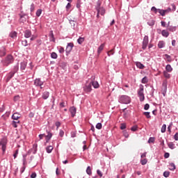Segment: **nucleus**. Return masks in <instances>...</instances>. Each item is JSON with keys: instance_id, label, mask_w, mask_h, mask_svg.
<instances>
[{"instance_id": "nucleus-64", "label": "nucleus", "mask_w": 178, "mask_h": 178, "mask_svg": "<svg viewBox=\"0 0 178 178\" xmlns=\"http://www.w3.org/2000/svg\"><path fill=\"white\" fill-rule=\"evenodd\" d=\"M175 141H178V133H176L174 136Z\"/></svg>"}, {"instance_id": "nucleus-53", "label": "nucleus", "mask_w": 178, "mask_h": 178, "mask_svg": "<svg viewBox=\"0 0 178 178\" xmlns=\"http://www.w3.org/2000/svg\"><path fill=\"white\" fill-rule=\"evenodd\" d=\"M58 52L60 54H63L65 52V49L63 47H59Z\"/></svg>"}, {"instance_id": "nucleus-43", "label": "nucleus", "mask_w": 178, "mask_h": 178, "mask_svg": "<svg viewBox=\"0 0 178 178\" xmlns=\"http://www.w3.org/2000/svg\"><path fill=\"white\" fill-rule=\"evenodd\" d=\"M161 133H165L166 131V124H163L161 129Z\"/></svg>"}, {"instance_id": "nucleus-16", "label": "nucleus", "mask_w": 178, "mask_h": 178, "mask_svg": "<svg viewBox=\"0 0 178 178\" xmlns=\"http://www.w3.org/2000/svg\"><path fill=\"white\" fill-rule=\"evenodd\" d=\"M42 98L44 99H48L49 98V92L45 91L42 93Z\"/></svg>"}, {"instance_id": "nucleus-56", "label": "nucleus", "mask_w": 178, "mask_h": 178, "mask_svg": "<svg viewBox=\"0 0 178 178\" xmlns=\"http://www.w3.org/2000/svg\"><path fill=\"white\" fill-rule=\"evenodd\" d=\"M50 37L51 38H52L51 41L55 42V38L54 37V33L52 32V31H51Z\"/></svg>"}, {"instance_id": "nucleus-14", "label": "nucleus", "mask_w": 178, "mask_h": 178, "mask_svg": "<svg viewBox=\"0 0 178 178\" xmlns=\"http://www.w3.org/2000/svg\"><path fill=\"white\" fill-rule=\"evenodd\" d=\"M31 31L30 30H26L24 31V37L25 38H30V37H31Z\"/></svg>"}, {"instance_id": "nucleus-48", "label": "nucleus", "mask_w": 178, "mask_h": 178, "mask_svg": "<svg viewBox=\"0 0 178 178\" xmlns=\"http://www.w3.org/2000/svg\"><path fill=\"white\" fill-rule=\"evenodd\" d=\"M101 1H99V0H98L97 1V5H96V10L97 9H99L100 8H101Z\"/></svg>"}, {"instance_id": "nucleus-27", "label": "nucleus", "mask_w": 178, "mask_h": 178, "mask_svg": "<svg viewBox=\"0 0 178 178\" xmlns=\"http://www.w3.org/2000/svg\"><path fill=\"white\" fill-rule=\"evenodd\" d=\"M168 147H170V149H175L176 147L175 146V143L173 142H170L168 143Z\"/></svg>"}, {"instance_id": "nucleus-20", "label": "nucleus", "mask_w": 178, "mask_h": 178, "mask_svg": "<svg viewBox=\"0 0 178 178\" xmlns=\"http://www.w3.org/2000/svg\"><path fill=\"white\" fill-rule=\"evenodd\" d=\"M70 111L72 114V118H74V116L76 115V108L74 107H71Z\"/></svg>"}, {"instance_id": "nucleus-40", "label": "nucleus", "mask_w": 178, "mask_h": 178, "mask_svg": "<svg viewBox=\"0 0 178 178\" xmlns=\"http://www.w3.org/2000/svg\"><path fill=\"white\" fill-rule=\"evenodd\" d=\"M164 56H165V58H166L168 62H172V57H170V55L165 54Z\"/></svg>"}, {"instance_id": "nucleus-31", "label": "nucleus", "mask_w": 178, "mask_h": 178, "mask_svg": "<svg viewBox=\"0 0 178 178\" xmlns=\"http://www.w3.org/2000/svg\"><path fill=\"white\" fill-rule=\"evenodd\" d=\"M152 12H154L156 15V13H159V8H156L154 6L152 7L151 8Z\"/></svg>"}, {"instance_id": "nucleus-12", "label": "nucleus", "mask_w": 178, "mask_h": 178, "mask_svg": "<svg viewBox=\"0 0 178 178\" xmlns=\"http://www.w3.org/2000/svg\"><path fill=\"white\" fill-rule=\"evenodd\" d=\"M6 55V48L5 47H0V58H2Z\"/></svg>"}, {"instance_id": "nucleus-51", "label": "nucleus", "mask_w": 178, "mask_h": 178, "mask_svg": "<svg viewBox=\"0 0 178 178\" xmlns=\"http://www.w3.org/2000/svg\"><path fill=\"white\" fill-rule=\"evenodd\" d=\"M168 30L169 31H172V32L176 31V26H170L168 27Z\"/></svg>"}, {"instance_id": "nucleus-59", "label": "nucleus", "mask_w": 178, "mask_h": 178, "mask_svg": "<svg viewBox=\"0 0 178 178\" xmlns=\"http://www.w3.org/2000/svg\"><path fill=\"white\" fill-rule=\"evenodd\" d=\"M97 175L99 176V177H102L103 174H102V172H101V170H97Z\"/></svg>"}, {"instance_id": "nucleus-30", "label": "nucleus", "mask_w": 178, "mask_h": 178, "mask_svg": "<svg viewBox=\"0 0 178 178\" xmlns=\"http://www.w3.org/2000/svg\"><path fill=\"white\" fill-rule=\"evenodd\" d=\"M163 74L165 79H170V74L168 73V71H164Z\"/></svg>"}, {"instance_id": "nucleus-35", "label": "nucleus", "mask_w": 178, "mask_h": 178, "mask_svg": "<svg viewBox=\"0 0 178 178\" xmlns=\"http://www.w3.org/2000/svg\"><path fill=\"white\" fill-rule=\"evenodd\" d=\"M141 82L143 84H147L148 83V78L147 76L143 77Z\"/></svg>"}, {"instance_id": "nucleus-46", "label": "nucleus", "mask_w": 178, "mask_h": 178, "mask_svg": "<svg viewBox=\"0 0 178 178\" xmlns=\"http://www.w3.org/2000/svg\"><path fill=\"white\" fill-rule=\"evenodd\" d=\"M151 143H155V138L154 137H150L148 140V143L151 144Z\"/></svg>"}, {"instance_id": "nucleus-44", "label": "nucleus", "mask_w": 178, "mask_h": 178, "mask_svg": "<svg viewBox=\"0 0 178 178\" xmlns=\"http://www.w3.org/2000/svg\"><path fill=\"white\" fill-rule=\"evenodd\" d=\"M147 24L151 26H154L155 21L154 19H152L147 22Z\"/></svg>"}, {"instance_id": "nucleus-22", "label": "nucleus", "mask_w": 178, "mask_h": 178, "mask_svg": "<svg viewBox=\"0 0 178 178\" xmlns=\"http://www.w3.org/2000/svg\"><path fill=\"white\" fill-rule=\"evenodd\" d=\"M44 137H46L47 143H48V141L52 138V133L47 132V135H45Z\"/></svg>"}, {"instance_id": "nucleus-18", "label": "nucleus", "mask_w": 178, "mask_h": 178, "mask_svg": "<svg viewBox=\"0 0 178 178\" xmlns=\"http://www.w3.org/2000/svg\"><path fill=\"white\" fill-rule=\"evenodd\" d=\"M105 47V43L102 44L99 48L97 49V53L99 54L102 51H104V48Z\"/></svg>"}, {"instance_id": "nucleus-45", "label": "nucleus", "mask_w": 178, "mask_h": 178, "mask_svg": "<svg viewBox=\"0 0 178 178\" xmlns=\"http://www.w3.org/2000/svg\"><path fill=\"white\" fill-rule=\"evenodd\" d=\"M159 13L161 15V16H165L166 14L165 13V10H161L159 9Z\"/></svg>"}, {"instance_id": "nucleus-52", "label": "nucleus", "mask_w": 178, "mask_h": 178, "mask_svg": "<svg viewBox=\"0 0 178 178\" xmlns=\"http://www.w3.org/2000/svg\"><path fill=\"white\" fill-rule=\"evenodd\" d=\"M138 129V127H137V125H135L131 128V131H137Z\"/></svg>"}, {"instance_id": "nucleus-28", "label": "nucleus", "mask_w": 178, "mask_h": 178, "mask_svg": "<svg viewBox=\"0 0 178 178\" xmlns=\"http://www.w3.org/2000/svg\"><path fill=\"white\" fill-rule=\"evenodd\" d=\"M86 173L87 175H88L89 176H91L92 175V171L91 170V167L88 166L87 169H86Z\"/></svg>"}, {"instance_id": "nucleus-57", "label": "nucleus", "mask_w": 178, "mask_h": 178, "mask_svg": "<svg viewBox=\"0 0 178 178\" xmlns=\"http://www.w3.org/2000/svg\"><path fill=\"white\" fill-rule=\"evenodd\" d=\"M121 130H124L126 129V124L125 123H122L120 126Z\"/></svg>"}, {"instance_id": "nucleus-33", "label": "nucleus", "mask_w": 178, "mask_h": 178, "mask_svg": "<svg viewBox=\"0 0 178 178\" xmlns=\"http://www.w3.org/2000/svg\"><path fill=\"white\" fill-rule=\"evenodd\" d=\"M17 70H19V64L14 66L13 70L12 72L13 73L16 74L17 73Z\"/></svg>"}, {"instance_id": "nucleus-3", "label": "nucleus", "mask_w": 178, "mask_h": 178, "mask_svg": "<svg viewBox=\"0 0 178 178\" xmlns=\"http://www.w3.org/2000/svg\"><path fill=\"white\" fill-rule=\"evenodd\" d=\"M119 102H120V104H130L131 102L130 97L127 95H122L120 97Z\"/></svg>"}, {"instance_id": "nucleus-49", "label": "nucleus", "mask_w": 178, "mask_h": 178, "mask_svg": "<svg viewBox=\"0 0 178 178\" xmlns=\"http://www.w3.org/2000/svg\"><path fill=\"white\" fill-rule=\"evenodd\" d=\"M123 136L125 137V138H129V132H127L126 130L123 131Z\"/></svg>"}, {"instance_id": "nucleus-41", "label": "nucleus", "mask_w": 178, "mask_h": 178, "mask_svg": "<svg viewBox=\"0 0 178 178\" xmlns=\"http://www.w3.org/2000/svg\"><path fill=\"white\" fill-rule=\"evenodd\" d=\"M41 13H42V9H38L36 11V16H38V17H40L41 16Z\"/></svg>"}, {"instance_id": "nucleus-36", "label": "nucleus", "mask_w": 178, "mask_h": 178, "mask_svg": "<svg viewBox=\"0 0 178 178\" xmlns=\"http://www.w3.org/2000/svg\"><path fill=\"white\" fill-rule=\"evenodd\" d=\"M51 58H52V59H57L58 58V54H56V53H55V52H52L51 54Z\"/></svg>"}, {"instance_id": "nucleus-39", "label": "nucleus", "mask_w": 178, "mask_h": 178, "mask_svg": "<svg viewBox=\"0 0 178 178\" xmlns=\"http://www.w3.org/2000/svg\"><path fill=\"white\" fill-rule=\"evenodd\" d=\"M163 175L164 176V177H169V176H170V172L169 171H165L163 174Z\"/></svg>"}, {"instance_id": "nucleus-5", "label": "nucleus", "mask_w": 178, "mask_h": 178, "mask_svg": "<svg viewBox=\"0 0 178 178\" xmlns=\"http://www.w3.org/2000/svg\"><path fill=\"white\" fill-rule=\"evenodd\" d=\"M43 85H44V81H41V79L38 78L34 80V86H35V87H40V88L42 89Z\"/></svg>"}, {"instance_id": "nucleus-15", "label": "nucleus", "mask_w": 178, "mask_h": 178, "mask_svg": "<svg viewBox=\"0 0 178 178\" xmlns=\"http://www.w3.org/2000/svg\"><path fill=\"white\" fill-rule=\"evenodd\" d=\"M90 83L94 87V88H99V83H98V81H92Z\"/></svg>"}, {"instance_id": "nucleus-25", "label": "nucleus", "mask_w": 178, "mask_h": 178, "mask_svg": "<svg viewBox=\"0 0 178 178\" xmlns=\"http://www.w3.org/2000/svg\"><path fill=\"white\" fill-rule=\"evenodd\" d=\"M168 169L170 170H175L176 169V165L173 163H170L168 165Z\"/></svg>"}, {"instance_id": "nucleus-37", "label": "nucleus", "mask_w": 178, "mask_h": 178, "mask_svg": "<svg viewBox=\"0 0 178 178\" xmlns=\"http://www.w3.org/2000/svg\"><path fill=\"white\" fill-rule=\"evenodd\" d=\"M17 123H20L19 120H17V121H13L12 122V125L13 126V127H17Z\"/></svg>"}, {"instance_id": "nucleus-54", "label": "nucleus", "mask_w": 178, "mask_h": 178, "mask_svg": "<svg viewBox=\"0 0 178 178\" xmlns=\"http://www.w3.org/2000/svg\"><path fill=\"white\" fill-rule=\"evenodd\" d=\"M113 51H114L113 49H111L109 51H108L107 53L108 56H111V55H113V54H115Z\"/></svg>"}, {"instance_id": "nucleus-23", "label": "nucleus", "mask_w": 178, "mask_h": 178, "mask_svg": "<svg viewBox=\"0 0 178 178\" xmlns=\"http://www.w3.org/2000/svg\"><path fill=\"white\" fill-rule=\"evenodd\" d=\"M53 149H54V147L52 145H49L46 147V151L47 154H51Z\"/></svg>"}, {"instance_id": "nucleus-4", "label": "nucleus", "mask_w": 178, "mask_h": 178, "mask_svg": "<svg viewBox=\"0 0 178 178\" xmlns=\"http://www.w3.org/2000/svg\"><path fill=\"white\" fill-rule=\"evenodd\" d=\"M7 144H8V140H6V139L3 138L0 140V147H1L3 154H5L6 151V145Z\"/></svg>"}, {"instance_id": "nucleus-7", "label": "nucleus", "mask_w": 178, "mask_h": 178, "mask_svg": "<svg viewBox=\"0 0 178 178\" xmlns=\"http://www.w3.org/2000/svg\"><path fill=\"white\" fill-rule=\"evenodd\" d=\"M97 14V17H99V15L102 16H104L105 15V8L100 7V8L96 9Z\"/></svg>"}, {"instance_id": "nucleus-8", "label": "nucleus", "mask_w": 178, "mask_h": 178, "mask_svg": "<svg viewBox=\"0 0 178 178\" xmlns=\"http://www.w3.org/2000/svg\"><path fill=\"white\" fill-rule=\"evenodd\" d=\"M83 90L85 92H90V91H92V88L91 86V83H86V86L83 87Z\"/></svg>"}, {"instance_id": "nucleus-13", "label": "nucleus", "mask_w": 178, "mask_h": 178, "mask_svg": "<svg viewBox=\"0 0 178 178\" xmlns=\"http://www.w3.org/2000/svg\"><path fill=\"white\" fill-rule=\"evenodd\" d=\"M20 118H22V115L19 113H15L12 115V119H13V120H19Z\"/></svg>"}, {"instance_id": "nucleus-34", "label": "nucleus", "mask_w": 178, "mask_h": 178, "mask_svg": "<svg viewBox=\"0 0 178 178\" xmlns=\"http://www.w3.org/2000/svg\"><path fill=\"white\" fill-rule=\"evenodd\" d=\"M77 42L78 44H79L80 45H81V44H83V42H84V38H79L78 40H77Z\"/></svg>"}, {"instance_id": "nucleus-19", "label": "nucleus", "mask_w": 178, "mask_h": 178, "mask_svg": "<svg viewBox=\"0 0 178 178\" xmlns=\"http://www.w3.org/2000/svg\"><path fill=\"white\" fill-rule=\"evenodd\" d=\"M26 67H27V63L22 62L21 64H20L21 70H25Z\"/></svg>"}, {"instance_id": "nucleus-60", "label": "nucleus", "mask_w": 178, "mask_h": 178, "mask_svg": "<svg viewBox=\"0 0 178 178\" xmlns=\"http://www.w3.org/2000/svg\"><path fill=\"white\" fill-rule=\"evenodd\" d=\"M31 41H34V40H35V38H37V35H31Z\"/></svg>"}, {"instance_id": "nucleus-29", "label": "nucleus", "mask_w": 178, "mask_h": 178, "mask_svg": "<svg viewBox=\"0 0 178 178\" xmlns=\"http://www.w3.org/2000/svg\"><path fill=\"white\" fill-rule=\"evenodd\" d=\"M158 47L160 49L161 48H164L165 47V42H163V41L159 42Z\"/></svg>"}, {"instance_id": "nucleus-58", "label": "nucleus", "mask_w": 178, "mask_h": 178, "mask_svg": "<svg viewBox=\"0 0 178 178\" xmlns=\"http://www.w3.org/2000/svg\"><path fill=\"white\" fill-rule=\"evenodd\" d=\"M59 136L60 137H63V136H65V131H63V130H60Z\"/></svg>"}, {"instance_id": "nucleus-42", "label": "nucleus", "mask_w": 178, "mask_h": 178, "mask_svg": "<svg viewBox=\"0 0 178 178\" xmlns=\"http://www.w3.org/2000/svg\"><path fill=\"white\" fill-rule=\"evenodd\" d=\"M96 129L101 130L102 129V124L101 122L97 123L96 124Z\"/></svg>"}, {"instance_id": "nucleus-17", "label": "nucleus", "mask_w": 178, "mask_h": 178, "mask_svg": "<svg viewBox=\"0 0 178 178\" xmlns=\"http://www.w3.org/2000/svg\"><path fill=\"white\" fill-rule=\"evenodd\" d=\"M15 72H10L8 75H7V79H6V81H9L10 80V79H12L13 77V76H15Z\"/></svg>"}, {"instance_id": "nucleus-21", "label": "nucleus", "mask_w": 178, "mask_h": 178, "mask_svg": "<svg viewBox=\"0 0 178 178\" xmlns=\"http://www.w3.org/2000/svg\"><path fill=\"white\" fill-rule=\"evenodd\" d=\"M161 35H163V37H165V38H168V37H169V32L166 30H163L161 31Z\"/></svg>"}, {"instance_id": "nucleus-61", "label": "nucleus", "mask_w": 178, "mask_h": 178, "mask_svg": "<svg viewBox=\"0 0 178 178\" xmlns=\"http://www.w3.org/2000/svg\"><path fill=\"white\" fill-rule=\"evenodd\" d=\"M145 111H148L149 109V105L148 104H146L144 106Z\"/></svg>"}, {"instance_id": "nucleus-1", "label": "nucleus", "mask_w": 178, "mask_h": 178, "mask_svg": "<svg viewBox=\"0 0 178 178\" xmlns=\"http://www.w3.org/2000/svg\"><path fill=\"white\" fill-rule=\"evenodd\" d=\"M15 58H13V56L8 54L4 59L1 60V63L3 66H9L11 63H13Z\"/></svg>"}, {"instance_id": "nucleus-55", "label": "nucleus", "mask_w": 178, "mask_h": 178, "mask_svg": "<svg viewBox=\"0 0 178 178\" xmlns=\"http://www.w3.org/2000/svg\"><path fill=\"white\" fill-rule=\"evenodd\" d=\"M22 44L24 47H27L28 45L27 40H22Z\"/></svg>"}, {"instance_id": "nucleus-11", "label": "nucleus", "mask_w": 178, "mask_h": 178, "mask_svg": "<svg viewBox=\"0 0 178 178\" xmlns=\"http://www.w3.org/2000/svg\"><path fill=\"white\" fill-rule=\"evenodd\" d=\"M37 147H38L37 143L33 144V148L28 152V153L26 154V156L31 152H33V154H37Z\"/></svg>"}, {"instance_id": "nucleus-2", "label": "nucleus", "mask_w": 178, "mask_h": 178, "mask_svg": "<svg viewBox=\"0 0 178 178\" xmlns=\"http://www.w3.org/2000/svg\"><path fill=\"white\" fill-rule=\"evenodd\" d=\"M139 90H138V95L140 99V102H143L145 99V97L144 96V86L140 85Z\"/></svg>"}, {"instance_id": "nucleus-38", "label": "nucleus", "mask_w": 178, "mask_h": 178, "mask_svg": "<svg viewBox=\"0 0 178 178\" xmlns=\"http://www.w3.org/2000/svg\"><path fill=\"white\" fill-rule=\"evenodd\" d=\"M148 162V160H147V159H143L140 160V163L141 165H147V163Z\"/></svg>"}, {"instance_id": "nucleus-62", "label": "nucleus", "mask_w": 178, "mask_h": 178, "mask_svg": "<svg viewBox=\"0 0 178 178\" xmlns=\"http://www.w3.org/2000/svg\"><path fill=\"white\" fill-rule=\"evenodd\" d=\"M35 177H37V173L33 172V173L31 175V178H35Z\"/></svg>"}, {"instance_id": "nucleus-50", "label": "nucleus", "mask_w": 178, "mask_h": 178, "mask_svg": "<svg viewBox=\"0 0 178 178\" xmlns=\"http://www.w3.org/2000/svg\"><path fill=\"white\" fill-rule=\"evenodd\" d=\"M35 9V6H34V3H32L30 8L31 12H34Z\"/></svg>"}, {"instance_id": "nucleus-26", "label": "nucleus", "mask_w": 178, "mask_h": 178, "mask_svg": "<svg viewBox=\"0 0 178 178\" xmlns=\"http://www.w3.org/2000/svg\"><path fill=\"white\" fill-rule=\"evenodd\" d=\"M10 37L11 38H17V33L16 31H13L10 33Z\"/></svg>"}, {"instance_id": "nucleus-47", "label": "nucleus", "mask_w": 178, "mask_h": 178, "mask_svg": "<svg viewBox=\"0 0 178 178\" xmlns=\"http://www.w3.org/2000/svg\"><path fill=\"white\" fill-rule=\"evenodd\" d=\"M149 112H144L143 115H145V116H146L147 119H151V115H149Z\"/></svg>"}, {"instance_id": "nucleus-63", "label": "nucleus", "mask_w": 178, "mask_h": 178, "mask_svg": "<svg viewBox=\"0 0 178 178\" xmlns=\"http://www.w3.org/2000/svg\"><path fill=\"white\" fill-rule=\"evenodd\" d=\"M71 137L72 138H74V137H76V131L71 132Z\"/></svg>"}, {"instance_id": "nucleus-9", "label": "nucleus", "mask_w": 178, "mask_h": 178, "mask_svg": "<svg viewBox=\"0 0 178 178\" xmlns=\"http://www.w3.org/2000/svg\"><path fill=\"white\" fill-rule=\"evenodd\" d=\"M74 47V44L72 42H70L67 44V47H66V52L67 54H70L72 51V49H73V47Z\"/></svg>"}, {"instance_id": "nucleus-24", "label": "nucleus", "mask_w": 178, "mask_h": 178, "mask_svg": "<svg viewBox=\"0 0 178 178\" xmlns=\"http://www.w3.org/2000/svg\"><path fill=\"white\" fill-rule=\"evenodd\" d=\"M165 70L166 72H168L169 73H170L173 71V68L170 65L168 64L165 67Z\"/></svg>"}, {"instance_id": "nucleus-6", "label": "nucleus", "mask_w": 178, "mask_h": 178, "mask_svg": "<svg viewBox=\"0 0 178 178\" xmlns=\"http://www.w3.org/2000/svg\"><path fill=\"white\" fill-rule=\"evenodd\" d=\"M148 36L145 35L143 38L142 49H147V47H148Z\"/></svg>"}, {"instance_id": "nucleus-32", "label": "nucleus", "mask_w": 178, "mask_h": 178, "mask_svg": "<svg viewBox=\"0 0 178 178\" xmlns=\"http://www.w3.org/2000/svg\"><path fill=\"white\" fill-rule=\"evenodd\" d=\"M136 66L138 67V69H144L145 66L143 65V63L140 62L136 63Z\"/></svg>"}, {"instance_id": "nucleus-10", "label": "nucleus", "mask_w": 178, "mask_h": 178, "mask_svg": "<svg viewBox=\"0 0 178 178\" xmlns=\"http://www.w3.org/2000/svg\"><path fill=\"white\" fill-rule=\"evenodd\" d=\"M26 157H27V154L23 155V167H22V173H23V172L26 170V165H27V160L26 159Z\"/></svg>"}]
</instances>
